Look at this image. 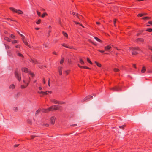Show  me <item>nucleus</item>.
I'll list each match as a JSON object with an SVG mask.
<instances>
[{"mask_svg":"<svg viewBox=\"0 0 152 152\" xmlns=\"http://www.w3.org/2000/svg\"><path fill=\"white\" fill-rule=\"evenodd\" d=\"M30 81V79L29 77H28L26 78L25 77L23 78V81L24 84L22 85L21 86V88L24 89L27 87Z\"/></svg>","mask_w":152,"mask_h":152,"instance_id":"1","label":"nucleus"},{"mask_svg":"<svg viewBox=\"0 0 152 152\" xmlns=\"http://www.w3.org/2000/svg\"><path fill=\"white\" fill-rule=\"evenodd\" d=\"M60 108V106L58 105H53L47 109H43L42 110V112L46 113L51 110H57Z\"/></svg>","mask_w":152,"mask_h":152,"instance_id":"2","label":"nucleus"},{"mask_svg":"<svg viewBox=\"0 0 152 152\" xmlns=\"http://www.w3.org/2000/svg\"><path fill=\"white\" fill-rule=\"evenodd\" d=\"M10 9L14 13H16L18 14H22L23 13V12L19 10H17L13 7H10Z\"/></svg>","mask_w":152,"mask_h":152,"instance_id":"3","label":"nucleus"},{"mask_svg":"<svg viewBox=\"0 0 152 152\" xmlns=\"http://www.w3.org/2000/svg\"><path fill=\"white\" fill-rule=\"evenodd\" d=\"M130 50H133L132 53V55H134L137 54L138 53L137 51H139L140 50V49L138 47H136L134 48L131 47L130 48Z\"/></svg>","mask_w":152,"mask_h":152,"instance_id":"4","label":"nucleus"},{"mask_svg":"<svg viewBox=\"0 0 152 152\" xmlns=\"http://www.w3.org/2000/svg\"><path fill=\"white\" fill-rule=\"evenodd\" d=\"M15 76L19 81H20L21 80L20 75L17 69L16 70L15 72Z\"/></svg>","mask_w":152,"mask_h":152,"instance_id":"5","label":"nucleus"},{"mask_svg":"<svg viewBox=\"0 0 152 152\" xmlns=\"http://www.w3.org/2000/svg\"><path fill=\"white\" fill-rule=\"evenodd\" d=\"M56 120V118L55 117L52 116L50 119V124L52 125H54L55 124V123Z\"/></svg>","mask_w":152,"mask_h":152,"instance_id":"6","label":"nucleus"},{"mask_svg":"<svg viewBox=\"0 0 152 152\" xmlns=\"http://www.w3.org/2000/svg\"><path fill=\"white\" fill-rule=\"evenodd\" d=\"M50 101H51V102H53V103H54V104H63L64 103V102L57 101L54 99H51Z\"/></svg>","mask_w":152,"mask_h":152,"instance_id":"7","label":"nucleus"},{"mask_svg":"<svg viewBox=\"0 0 152 152\" xmlns=\"http://www.w3.org/2000/svg\"><path fill=\"white\" fill-rule=\"evenodd\" d=\"M71 14L74 15L76 16L77 18L79 19H81L82 18V17L81 15H79L78 14L75 13V12H71Z\"/></svg>","mask_w":152,"mask_h":152,"instance_id":"8","label":"nucleus"},{"mask_svg":"<svg viewBox=\"0 0 152 152\" xmlns=\"http://www.w3.org/2000/svg\"><path fill=\"white\" fill-rule=\"evenodd\" d=\"M20 34L21 36L22 37L23 41V42L26 45H27V46H28L30 48L31 47H30V45H28V43L24 39L25 37L22 34Z\"/></svg>","mask_w":152,"mask_h":152,"instance_id":"9","label":"nucleus"},{"mask_svg":"<svg viewBox=\"0 0 152 152\" xmlns=\"http://www.w3.org/2000/svg\"><path fill=\"white\" fill-rule=\"evenodd\" d=\"M39 93L40 94H42L44 95H47L48 94H51L52 93V91H47L45 92L41 91L40 92H39Z\"/></svg>","mask_w":152,"mask_h":152,"instance_id":"10","label":"nucleus"},{"mask_svg":"<svg viewBox=\"0 0 152 152\" xmlns=\"http://www.w3.org/2000/svg\"><path fill=\"white\" fill-rule=\"evenodd\" d=\"M111 89L113 91H118L120 90V88L116 86L111 88Z\"/></svg>","mask_w":152,"mask_h":152,"instance_id":"11","label":"nucleus"},{"mask_svg":"<svg viewBox=\"0 0 152 152\" xmlns=\"http://www.w3.org/2000/svg\"><path fill=\"white\" fill-rule=\"evenodd\" d=\"M93 96H88L85 98V100L88 101L92 99Z\"/></svg>","mask_w":152,"mask_h":152,"instance_id":"12","label":"nucleus"},{"mask_svg":"<svg viewBox=\"0 0 152 152\" xmlns=\"http://www.w3.org/2000/svg\"><path fill=\"white\" fill-rule=\"evenodd\" d=\"M62 45L63 47L67 48H72V47L69 46L68 45H67L66 44L63 43L62 44Z\"/></svg>","mask_w":152,"mask_h":152,"instance_id":"13","label":"nucleus"},{"mask_svg":"<svg viewBox=\"0 0 152 152\" xmlns=\"http://www.w3.org/2000/svg\"><path fill=\"white\" fill-rule=\"evenodd\" d=\"M22 71L25 72H28V69L26 68H23L22 69Z\"/></svg>","mask_w":152,"mask_h":152,"instance_id":"14","label":"nucleus"},{"mask_svg":"<svg viewBox=\"0 0 152 152\" xmlns=\"http://www.w3.org/2000/svg\"><path fill=\"white\" fill-rule=\"evenodd\" d=\"M111 47L109 45L104 47V50L106 51H109V49L111 48Z\"/></svg>","mask_w":152,"mask_h":152,"instance_id":"15","label":"nucleus"},{"mask_svg":"<svg viewBox=\"0 0 152 152\" xmlns=\"http://www.w3.org/2000/svg\"><path fill=\"white\" fill-rule=\"evenodd\" d=\"M137 42H142L144 41V40L142 38H138L137 39Z\"/></svg>","mask_w":152,"mask_h":152,"instance_id":"16","label":"nucleus"},{"mask_svg":"<svg viewBox=\"0 0 152 152\" xmlns=\"http://www.w3.org/2000/svg\"><path fill=\"white\" fill-rule=\"evenodd\" d=\"M30 62H32L34 64H35L37 63V62L35 59H31Z\"/></svg>","mask_w":152,"mask_h":152,"instance_id":"17","label":"nucleus"},{"mask_svg":"<svg viewBox=\"0 0 152 152\" xmlns=\"http://www.w3.org/2000/svg\"><path fill=\"white\" fill-rule=\"evenodd\" d=\"M62 67H60L58 69L60 75H62Z\"/></svg>","mask_w":152,"mask_h":152,"instance_id":"18","label":"nucleus"},{"mask_svg":"<svg viewBox=\"0 0 152 152\" xmlns=\"http://www.w3.org/2000/svg\"><path fill=\"white\" fill-rule=\"evenodd\" d=\"M79 63L82 65L84 64V62L81 58L79 59Z\"/></svg>","mask_w":152,"mask_h":152,"instance_id":"19","label":"nucleus"},{"mask_svg":"<svg viewBox=\"0 0 152 152\" xmlns=\"http://www.w3.org/2000/svg\"><path fill=\"white\" fill-rule=\"evenodd\" d=\"M94 38L97 41L100 43L102 42V41L101 40H100L98 38H97V37H94Z\"/></svg>","mask_w":152,"mask_h":152,"instance_id":"20","label":"nucleus"},{"mask_svg":"<svg viewBox=\"0 0 152 152\" xmlns=\"http://www.w3.org/2000/svg\"><path fill=\"white\" fill-rule=\"evenodd\" d=\"M95 63L96 64V65L98 67H101L102 65L100 64L96 61H95Z\"/></svg>","mask_w":152,"mask_h":152,"instance_id":"21","label":"nucleus"},{"mask_svg":"<svg viewBox=\"0 0 152 152\" xmlns=\"http://www.w3.org/2000/svg\"><path fill=\"white\" fill-rule=\"evenodd\" d=\"M4 39L5 40H6L8 42H10L11 40L9 38L7 37H5L4 38Z\"/></svg>","mask_w":152,"mask_h":152,"instance_id":"22","label":"nucleus"},{"mask_svg":"<svg viewBox=\"0 0 152 152\" xmlns=\"http://www.w3.org/2000/svg\"><path fill=\"white\" fill-rule=\"evenodd\" d=\"M146 69L145 67L143 66L142 67L141 70V72L142 73H144L145 72Z\"/></svg>","mask_w":152,"mask_h":152,"instance_id":"23","label":"nucleus"},{"mask_svg":"<svg viewBox=\"0 0 152 152\" xmlns=\"http://www.w3.org/2000/svg\"><path fill=\"white\" fill-rule=\"evenodd\" d=\"M150 19V17H145L142 18V19L144 20H149Z\"/></svg>","mask_w":152,"mask_h":152,"instance_id":"24","label":"nucleus"},{"mask_svg":"<svg viewBox=\"0 0 152 152\" xmlns=\"http://www.w3.org/2000/svg\"><path fill=\"white\" fill-rule=\"evenodd\" d=\"M15 88V85L14 84H12L10 86V88L11 89H14Z\"/></svg>","mask_w":152,"mask_h":152,"instance_id":"25","label":"nucleus"},{"mask_svg":"<svg viewBox=\"0 0 152 152\" xmlns=\"http://www.w3.org/2000/svg\"><path fill=\"white\" fill-rule=\"evenodd\" d=\"M63 35L64 36H65V37H66V38H67V37H68V35H67V34L66 33L63 31Z\"/></svg>","mask_w":152,"mask_h":152,"instance_id":"26","label":"nucleus"},{"mask_svg":"<svg viewBox=\"0 0 152 152\" xmlns=\"http://www.w3.org/2000/svg\"><path fill=\"white\" fill-rule=\"evenodd\" d=\"M87 61H88V62L90 63L91 64H92V63L91 61V60H90V59L88 58H87Z\"/></svg>","mask_w":152,"mask_h":152,"instance_id":"27","label":"nucleus"},{"mask_svg":"<svg viewBox=\"0 0 152 152\" xmlns=\"http://www.w3.org/2000/svg\"><path fill=\"white\" fill-rule=\"evenodd\" d=\"M47 15H48L46 13H45V12L43 13V14H42V18H44Z\"/></svg>","mask_w":152,"mask_h":152,"instance_id":"28","label":"nucleus"},{"mask_svg":"<svg viewBox=\"0 0 152 152\" xmlns=\"http://www.w3.org/2000/svg\"><path fill=\"white\" fill-rule=\"evenodd\" d=\"M41 20L40 19H39L36 22V23L37 24H39L40 23Z\"/></svg>","mask_w":152,"mask_h":152,"instance_id":"29","label":"nucleus"},{"mask_svg":"<svg viewBox=\"0 0 152 152\" xmlns=\"http://www.w3.org/2000/svg\"><path fill=\"white\" fill-rule=\"evenodd\" d=\"M144 14H139L137 15V16L138 17H141L143 15H144Z\"/></svg>","mask_w":152,"mask_h":152,"instance_id":"30","label":"nucleus"},{"mask_svg":"<svg viewBox=\"0 0 152 152\" xmlns=\"http://www.w3.org/2000/svg\"><path fill=\"white\" fill-rule=\"evenodd\" d=\"M119 69L117 68H115L114 69V71L115 72H119Z\"/></svg>","mask_w":152,"mask_h":152,"instance_id":"31","label":"nucleus"},{"mask_svg":"<svg viewBox=\"0 0 152 152\" xmlns=\"http://www.w3.org/2000/svg\"><path fill=\"white\" fill-rule=\"evenodd\" d=\"M64 58H62L60 61V63L61 64H62L64 62Z\"/></svg>","mask_w":152,"mask_h":152,"instance_id":"32","label":"nucleus"},{"mask_svg":"<svg viewBox=\"0 0 152 152\" xmlns=\"http://www.w3.org/2000/svg\"><path fill=\"white\" fill-rule=\"evenodd\" d=\"M40 112V110H38L36 112V114L37 115Z\"/></svg>","mask_w":152,"mask_h":152,"instance_id":"33","label":"nucleus"},{"mask_svg":"<svg viewBox=\"0 0 152 152\" xmlns=\"http://www.w3.org/2000/svg\"><path fill=\"white\" fill-rule=\"evenodd\" d=\"M125 126V125H123L122 126H119V128L120 129H124Z\"/></svg>","mask_w":152,"mask_h":152,"instance_id":"34","label":"nucleus"},{"mask_svg":"<svg viewBox=\"0 0 152 152\" xmlns=\"http://www.w3.org/2000/svg\"><path fill=\"white\" fill-rule=\"evenodd\" d=\"M146 31H148V32H151V28H148L146 30Z\"/></svg>","mask_w":152,"mask_h":152,"instance_id":"35","label":"nucleus"},{"mask_svg":"<svg viewBox=\"0 0 152 152\" xmlns=\"http://www.w3.org/2000/svg\"><path fill=\"white\" fill-rule=\"evenodd\" d=\"M78 66L80 68H84V66H80L79 64H78Z\"/></svg>","mask_w":152,"mask_h":152,"instance_id":"36","label":"nucleus"},{"mask_svg":"<svg viewBox=\"0 0 152 152\" xmlns=\"http://www.w3.org/2000/svg\"><path fill=\"white\" fill-rule=\"evenodd\" d=\"M10 37L12 39H15V36L13 34H11Z\"/></svg>","mask_w":152,"mask_h":152,"instance_id":"37","label":"nucleus"},{"mask_svg":"<svg viewBox=\"0 0 152 152\" xmlns=\"http://www.w3.org/2000/svg\"><path fill=\"white\" fill-rule=\"evenodd\" d=\"M49 126V125L48 124H45L43 125V126H46V127H48Z\"/></svg>","mask_w":152,"mask_h":152,"instance_id":"38","label":"nucleus"},{"mask_svg":"<svg viewBox=\"0 0 152 152\" xmlns=\"http://www.w3.org/2000/svg\"><path fill=\"white\" fill-rule=\"evenodd\" d=\"M18 42V41L16 40H14L12 41V44H15L17 43Z\"/></svg>","mask_w":152,"mask_h":152,"instance_id":"39","label":"nucleus"},{"mask_svg":"<svg viewBox=\"0 0 152 152\" xmlns=\"http://www.w3.org/2000/svg\"><path fill=\"white\" fill-rule=\"evenodd\" d=\"M37 13L38 16H40L41 15V13L40 12H39L38 11H37Z\"/></svg>","mask_w":152,"mask_h":152,"instance_id":"40","label":"nucleus"},{"mask_svg":"<svg viewBox=\"0 0 152 152\" xmlns=\"http://www.w3.org/2000/svg\"><path fill=\"white\" fill-rule=\"evenodd\" d=\"M18 55L19 56H20V57H23V56L22 54H21L20 53H18Z\"/></svg>","mask_w":152,"mask_h":152,"instance_id":"41","label":"nucleus"},{"mask_svg":"<svg viewBox=\"0 0 152 152\" xmlns=\"http://www.w3.org/2000/svg\"><path fill=\"white\" fill-rule=\"evenodd\" d=\"M48 86H49L50 87V79H49V80L48 81Z\"/></svg>","mask_w":152,"mask_h":152,"instance_id":"42","label":"nucleus"},{"mask_svg":"<svg viewBox=\"0 0 152 152\" xmlns=\"http://www.w3.org/2000/svg\"><path fill=\"white\" fill-rule=\"evenodd\" d=\"M13 110L15 111H17V107H15L13 108Z\"/></svg>","mask_w":152,"mask_h":152,"instance_id":"43","label":"nucleus"},{"mask_svg":"<svg viewBox=\"0 0 152 152\" xmlns=\"http://www.w3.org/2000/svg\"><path fill=\"white\" fill-rule=\"evenodd\" d=\"M84 69H90V68H89V67H87V66H84Z\"/></svg>","mask_w":152,"mask_h":152,"instance_id":"44","label":"nucleus"},{"mask_svg":"<svg viewBox=\"0 0 152 152\" xmlns=\"http://www.w3.org/2000/svg\"><path fill=\"white\" fill-rule=\"evenodd\" d=\"M116 20L115 19L114 20V25L115 26H116V25H115V23H116Z\"/></svg>","mask_w":152,"mask_h":152,"instance_id":"45","label":"nucleus"},{"mask_svg":"<svg viewBox=\"0 0 152 152\" xmlns=\"http://www.w3.org/2000/svg\"><path fill=\"white\" fill-rule=\"evenodd\" d=\"M5 47L7 49H8L9 48H10L9 46L7 45H5Z\"/></svg>","mask_w":152,"mask_h":152,"instance_id":"46","label":"nucleus"},{"mask_svg":"<svg viewBox=\"0 0 152 152\" xmlns=\"http://www.w3.org/2000/svg\"><path fill=\"white\" fill-rule=\"evenodd\" d=\"M69 70H67L66 71H65V72L66 74V75H67L68 74V73H69Z\"/></svg>","mask_w":152,"mask_h":152,"instance_id":"47","label":"nucleus"},{"mask_svg":"<svg viewBox=\"0 0 152 152\" xmlns=\"http://www.w3.org/2000/svg\"><path fill=\"white\" fill-rule=\"evenodd\" d=\"M15 47L16 48H20V45H17Z\"/></svg>","mask_w":152,"mask_h":152,"instance_id":"48","label":"nucleus"},{"mask_svg":"<svg viewBox=\"0 0 152 152\" xmlns=\"http://www.w3.org/2000/svg\"><path fill=\"white\" fill-rule=\"evenodd\" d=\"M43 82L44 84L45 83V78H43Z\"/></svg>","mask_w":152,"mask_h":152,"instance_id":"49","label":"nucleus"},{"mask_svg":"<svg viewBox=\"0 0 152 152\" xmlns=\"http://www.w3.org/2000/svg\"><path fill=\"white\" fill-rule=\"evenodd\" d=\"M75 23L76 24H79L81 26H82V25L81 24H80L79 23L77 22H75Z\"/></svg>","mask_w":152,"mask_h":152,"instance_id":"50","label":"nucleus"},{"mask_svg":"<svg viewBox=\"0 0 152 152\" xmlns=\"http://www.w3.org/2000/svg\"><path fill=\"white\" fill-rule=\"evenodd\" d=\"M98 51L99 52L102 53H103L104 52V50H98Z\"/></svg>","mask_w":152,"mask_h":152,"instance_id":"51","label":"nucleus"},{"mask_svg":"<svg viewBox=\"0 0 152 152\" xmlns=\"http://www.w3.org/2000/svg\"><path fill=\"white\" fill-rule=\"evenodd\" d=\"M148 23L152 25V21H150L148 22Z\"/></svg>","mask_w":152,"mask_h":152,"instance_id":"52","label":"nucleus"},{"mask_svg":"<svg viewBox=\"0 0 152 152\" xmlns=\"http://www.w3.org/2000/svg\"><path fill=\"white\" fill-rule=\"evenodd\" d=\"M31 75L32 76V77H33L34 76V74L33 73H30Z\"/></svg>","mask_w":152,"mask_h":152,"instance_id":"53","label":"nucleus"},{"mask_svg":"<svg viewBox=\"0 0 152 152\" xmlns=\"http://www.w3.org/2000/svg\"><path fill=\"white\" fill-rule=\"evenodd\" d=\"M18 145H19L18 144L15 145H14V147H18Z\"/></svg>","mask_w":152,"mask_h":152,"instance_id":"54","label":"nucleus"},{"mask_svg":"<svg viewBox=\"0 0 152 152\" xmlns=\"http://www.w3.org/2000/svg\"><path fill=\"white\" fill-rule=\"evenodd\" d=\"M35 137V136H34V135H32V136H31V138L32 139H33L34 138V137Z\"/></svg>","mask_w":152,"mask_h":152,"instance_id":"55","label":"nucleus"},{"mask_svg":"<svg viewBox=\"0 0 152 152\" xmlns=\"http://www.w3.org/2000/svg\"><path fill=\"white\" fill-rule=\"evenodd\" d=\"M133 66L134 68H136V65L135 64H133Z\"/></svg>","mask_w":152,"mask_h":152,"instance_id":"56","label":"nucleus"},{"mask_svg":"<svg viewBox=\"0 0 152 152\" xmlns=\"http://www.w3.org/2000/svg\"><path fill=\"white\" fill-rule=\"evenodd\" d=\"M35 29L36 30H38L39 29V28L37 27L35 28Z\"/></svg>","mask_w":152,"mask_h":152,"instance_id":"57","label":"nucleus"},{"mask_svg":"<svg viewBox=\"0 0 152 152\" xmlns=\"http://www.w3.org/2000/svg\"><path fill=\"white\" fill-rule=\"evenodd\" d=\"M77 126V124H75L72 125H71V126Z\"/></svg>","mask_w":152,"mask_h":152,"instance_id":"58","label":"nucleus"},{"mask_svg":"<svg viewBox=\"0 0 152 152\" xmlns=\"http://www.w3.org/2000/svg\"><path fill=\"white\" fill-rule=\"evenodd\" d=\"M42 89V87H39V90H41Z\"/></svg>","mask_w":152,"mask_h":152,"instance_id":"59","label":"nucleus"},{"mask_svg":"<svg viewBox=\"0 0 152 152\" xmlns=\"http://www.w3.org/2000/svg\"><path fill=\"white\" fill-rule=\"evenodd\" d=\"M96 23L97 25H99L100 24V23L99 22H96Z\"/></svg>","mask_w":152,"mask_h":152,"instance_id":"60","label":"nucleus"},{"mask_svg":"<svg viewBox=\"0 0 152 152\" xmlns=\"http://www.w3.org/2000/svg\"><path fill=\"white\" fill-rule=\"evenodd\" d=\"M144 0H137V1H143Z\"/></svg>","mask_w":152,"mask_h":152,"instance_id":"61","label":"nucleus"},{"mask_svg":"<svg viewBox=\"0 0 152 152\" xmlns=\"http://www.w3.org/2000/svg\"><path fill=\"white\" fill-rule=\"evenodd\" d=\"M51 30H49V33H48V34H50V32H51Z\"/></svg>","mask_w":152,"mask_h":152,"instance_id":"62","label":"nucleus"},{"mask_svg":"<svg viewBox=\"0 0 152 152\" xmlns=\"http://www.w3.org/2000/svg\"><path fill=\"white\" fill-rule=\"evenodd\" d=\"M51 26H50V25L49 26V28H51Z\"/></svg>","mask_w":152,"mask_h":152,"instance_id":"63","label":"nucleus"},{"mask_svg":"<svg viewBox=\"0 0 152 152\" xmlns=\"http://www.w3.org/2000/svg\"><path fill=\"white\" fill-rule=\"evenodd\" d=\"M152 51V48L150 49Z\"/></svg>","mask_w":152,"mask_h":152,"instance_id":"64","label":"nucleus"}]
</instances>
